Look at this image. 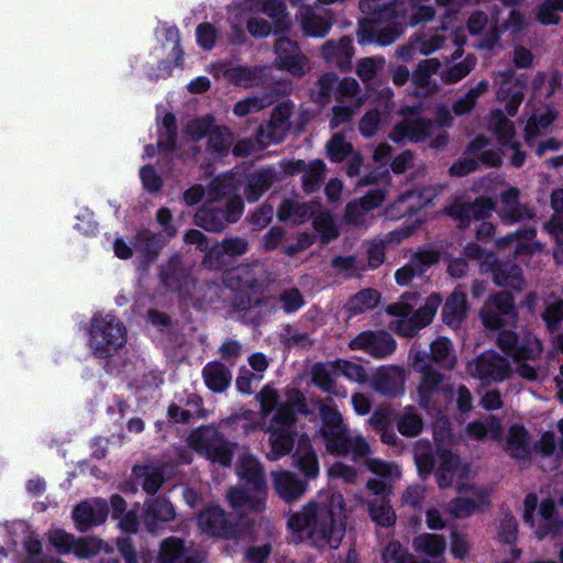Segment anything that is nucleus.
Instances as JSON below:
<instances>
[{"label":"nucleus","instance_id":"nucleus-1","mask_svg":"<svg viewBox=\"0 0 563 563\" xmlns=\"http://www.w3.org/2000/svg\"><path fill=\"white\" fill-rule=\"evenodd\" d=\"M288 527L299 533L300 539L308 538L320 549H336L345 532L343 496L335 492H321L314 503L289 518Z\"/></svg>","mask_w":563,"mask_h":563},{"label":"nucleus","instance_id":"nucleus-2","mask_svg":"<svg viewBox=\"0 0 563 563\" xmlns=\"http://www.w3.org/2000/svg\"><path fill=\"white\" fill-rule=\"evenodd\" d=\"M437 477L441 487L455 485L460 493L465 490V496L457 498L452 507L451 512L455 517H466L474 510L487 504L488 493L486 489L467 486L464 479L468 476V468L461 465L456 456L451 452L443 451L438 456Z\"/></svg>","mask_w":563,"mask_h":563},{"label":"nucleus","instance_id":"nucleus-3","mask_svg":"<svg viewBox=\"0 0 563 563\" xmlns=\"http://www.w3.org/2000/svg\"><path fill=\"white\" fill-rule=\"evenodd\" d=\"M238 475L243 488H232L229 500L234 508L260 510L266 496L265 482L257 460L241 452L239 456Z\"/></svg>","mask_w":563,"mask_h":563},{"label":"nucleus","instance_id":"nucleus-4","mask_svg":"<svg viewBox=\"0 0 563 563\" xmlns=\"http://www.w3.org/2000/svg\"><path fill=\"white\" fill-rule=\"evenodd\" d=\"M294 410L305 411L301 395L296 390H289L287 400L277 406L269 432V460H278L288 454L294 444Z\"/></svg>","mask_w":563,"mask_h":563},{"label":"nucleus","instance_id":"nucleus-5","mask_svg":"<svg viewBox=\"0 0 563 563\" xmlns=\"http://www.w3.org/2000/svg\"><path fill=\"white\" fill-rule=\"evenodd\" d=\"M322 426L319 435L324 440L328 451L338 454L352 453L355 457L369 453V446L362 437L347 435L342 424L341 413L329 404H320Z\"/></svg>","mask_w":563,"mask_h":563},{"label":"nucleus","instance_id":"nucleus-6","mask_svg":"<svg viewBox=\"0 0 563 563\" xmlns=\"http://www.w3.org/2000/svg\"><path fill=\"white\" fill-rule=\"evenodd\" d=\"M440 302L439 296L431 295L422 307L415 310L417 296H402L400 301L388 308V312L395 318L390 322V328L404 336L413 335L432 321Z\"/></svg>","mask_w":563,"mask_h":563},{"label":"nucleus","instance_id":"nucleus-7","mask_svg":"<svg viewBox=\"0 0 563 563\" xmlns=\"http://www.w3.org/2000/svg\"><path fill=\"white\" fill-rule=\"evenodd\" d=\"M367 468L379 478L369 479L367 488L377 496L369 503L368 510L373 521L383 527H388L395 521V514L385 500L389 484L400 477L397 465L378 459H367Z\"/></svg>","mask_w":563,"mask_h":563},{"label":"nucleus","instance_id":"nucleus-8","mask_svg":"<svg viewBox=\"0 0 563 563\" xmlns=\"http://www.w3.org/2000/svg\"><path fill=\"white\" fill-rule=\"evenodd\" d=\"M88 343L98 358H109L126 342V329L120 319L111 313L93 314L88 328Z\"/></svg>","mask_w":563,"mask_h":563},{"label":"nucleus","instance_id":"nucleus-9","mask_svg":"<svg viewBox=\"0 0 563 563\" xmlns=\"http://www.w3.org/2000/svg\"><path fill=\"white\" fill-rule=\"evenodd\" d=\"M498 344L501 350L512 356L519 375L526 379H537V369L529 365L528 361L536 360L541 354L540 342L528 335L518 341L517 336L509 331H504L498 336Z\"/></svg>","mask_w":563,"mask_h":563},{"label":"nucleus","instance_id":"nucleus-10","mask_svg":"<svg viewBox=\"0 0 563 563\" xmlns=\"http://www.w3.org/2000/svg\"><path fill=\"white\" fill-rule=\"evenodd\" d=\"M320 209L321 207L317 202L298 205L295 201L287 200L280 206L278 217L282 220H292L294 222H301L313 217L316 231L320 234L323 242H329L338 236L339 231L332 217Z\"/></svg>","mask_w":563,"mask_h":563},{"label":"nucleus","instance_id":"nucleus-11","mask_svg":"<svg viewBox=\"0 0 563 563\" xmlns=\"http://www.w3.org/2000/svg\"><path fill=\"white\" fill-rule=\"evenodd\" d=\"M554 511L552 499L548 498L538 504L537 497L532 494L525 498L523 519L533 529L538 539L554 537L563 530V525L556 520Z\"/></svg>","mask_w":563,"mask_h":563},{"label":"nucleus","instance_id":"nucleus-12","mask_svg":"<svg viewBox=\"0 0 563 563\" xmlns=\"http://www.w3.org/2000/svg\"><path fill=\"white\" fill-rule=\"evenodd\" d=\"M159 278L167 289L178 292L180 296H189L196 288V279L184 265L183 256L179 253L173 254L161 267Z\"/></svg>","mask_w":563,"mask_h":563},{"label":"nucleus","instance_id":"nucleus-13","mask_svg":"<svg viewBox=\"0 0 563 563\" xmlns=\"http://www.w3.org/2000/svg\"><path fill=\"white\" fill-rule=\"evenodd\" d=\"M494 85L498 87L496 98L498 101H507L506 112L514 117L525 98L527 82L516 78L512 69L497 71L493 75Z\"/></svg>","mask_w":563,"mask_h":563},{"label":"nucleus","instance_id":"nucleus-14","mask_svg":"<svg viewBox=\"0 0 563 563\" xmlns=\"http://www.w3.org/2000/svg\"><path fill=\"white\" fill-rule=\"evenodd\" d=\"M468 373L485 384L498 383L507 379L511 368L506 358L495 352H487L467 366Z\"/></svg>","mask_w":563,"mask_h":563},{"label":"nucleus","instance_id":"nucleus-15","mask_svg":"<svg viewBox=\"0 0 563 563\" xmlns=\"http://www.w3.org/2000/svg\"><path fill=\"white\" fill-rule=\"evenodd\" d=\"M481 318L484 327L490 330L512 324L516 320L512 299L507 292L495 296L484 306Z\"/></svg>","mask_w":563,"mask_h":563},{"label":"nucleus","instance_id":"nucleus-16","mask_svg":"<svg viewBox=\"0 0 563 563\" xmlns=\"http://www.w3.org/2000/svg\"><path fill=\"white\" fill-rule=\"evenodd\" d=\"M413 108L407 107L399 111L402 120L397 123L391 132L395 141L402 139L429 137L434 130V122L430 119L415 115Z\"/></svg>","mask_w":563,"mask_h":563},{"label":"nucleus","instance_id":"nucleus-17","mask_svg":"<svg viewBox=\"0 0 563 563\" xmlns=\"http://www.w3.org/2000/svg\"><path fill=\"white\" fill-rule=\"evenodd\" d=\"M156 560L159 563H203L200 552L187 548L184 539L174 536L162 540Z\"/></svg>","mask_w":563,"mask_h":563},{"label":"nucleus","instance_id":"nucleus-18","mask_svg":"<svg viewBox=\"0 0 563 563\" xmlns=\"http://www.w3.org/2000/svg\"><path fill=\"white\" fill-rule=\"evenodd\" d=\"M440 68V62L437 58H428L420 62L411 76L413 90L411 95L417 98H428L435 95L440 87L432 75Z\"/></svg>","mask_w":563,"mask_h":563},{"label":"nucleus","instance_id":"nucleus-19","mask_svg":"<svg viewBox=\"0 0 563 563\" xmlns=\"http://www.w3.org/2000/svg\"><path fill=\"white\" fill-rule=\"evenodd\" d=\"M352 350H364L375 357H384L395 349L394 339L386 332H364L350 342Z\"/></svg>","mask_w":563,"mask_h":563},{"label":"nucleus","instance_id":"nucleus-20","mask_svg":"<svg viewBox=\"0 0 563 563\" xmlns=\"http://www.w3.org/2000/svg\"><path fill=\"white\" fill-rule=\"evenodd\" d=\"M294 103L285 101L274 108L269 122L266 126L258 128V140L267 137L272 141H279L285 137V132L289 129V118L292 114Z\"/></svg>","mask_w":563,"mask_h":563},{"label":"nucleus","instance_id":"nucleus-21","mask_svg":"<svg viewBox=\"0 0 563 563\" xmlns=\"http://www.w3.org/2000/svg\"><path fill=\"white\" fill-rule=\"evenodd\" d=\"M354 48L349 36H342L339 41H328L321 46V56L328 64L342 70L351 67Z\"/></svg>","mask_w":563,"mask_h":563},{"label":"nucleus","instance_id":"nucleus-22","mask_svg":"<svg viewBox=\"0 0 563 563\" xmlns=\"http://www.w3.org/2000/svg\"><path fill=\"white\" fill-rule=\"evenodd\" d=\"M109 514V507L106 501L99 503L92 507L88 501H81L73 510V519L76 528L80 532H86L92 527L102 525Z\"/></svg>","mask_w":563,"mask_h":563},{"label":"nucleus","instance_id":"nucleus-23","mask_svg":"<svg viewBox=\"0 0 563 563\" xmlns=\"http://www.w3.org/2000/svg\"><path fill=\"white\" fill-rule=\"evenodd\" d=\"M358 5L366 15V24H380L398 16V0H361Z\"/></svg>","mask_w":563,"mask_h":563},{"label":"nucleus","instance_id":"nucleus-24","mask_svg":"<svg viewBox=\"0 0 563 563\" xmlns=\"http://www.w3.org/2000/svg\"><path fill=\"white\" fill-rule=\"evenodd\" d=\"M386 26L377 27L378 24H366L360 32V42H376L379 45H389L398 38L402 32L404 26L395 19L386 22Z\"/></svg>","mask_w":563,"mask_h":563},{"label":"nucleus","instance_id":"nucleus-25","mask_svg":"<svg viewBox=\"0 0 563 563\" xmlns=\"http://www.w3.org/2000/svg\"><path fill=\"white\" fill-rule=\"evenodd\" d=\"M267 69L266 66L255 67H234L225 68L223 66L214 67L213 75L217 77L223 76L227 80L243 87H251L256 85L263 73Z\"/></svg>","mask_w":563,"mask_h":563},{"label":"nucleus","instance_id":"nucleus-26","mask_svg":"<svg viewBox=\"0 0 563 563\" xmlns=\"http://www.w3.org/2000/svg\"><path fill=\"white\" fill-rule=\"evenodd\" d=\"M144 517L148 527L158 522H170L176 517V511L170 500L165 496L147 499L144 504Z\"/></svg>","mask_w":563,"mask_h":563},{"label":"nucleus","instance_id":"nucleus-27","mask_svg":"<svg viewBox=\"0 0 563 563\" xmlns=\"http://www.w3.org/2000/svg\"><path fill=\"white\" fill-rule=\"evenodd\" d=\"M413 548L423 558L424 563H443L444 561L445 541L439 536L421 534L415 539Z\"/></svg>","mask_w":563,"mask_h":563},{"label":"nucleus","instance_id":"nucleus-28","mask_svg":"<svg viewBox=\"0 0 563 563\" xmlns=\"http://www.w3.org/2000/svg\"><path fill=\"white\" fill-rule=\"evenodd\" d=\"M133 247L144 265L154 263L162 249L159 236L148 230L139 231L133 239Z\"/></svg>","mask_w":563,"mask_h":563},{"label":"nucleus","instance_id":"nucleus-29","mask_svg":"<svg viewBox=\"0 0 563 563\" xmlns=\"http://www.w3.org/2000/svg\"><path fill=\"white\" fill-rule=\"evenodd\" d=\"M273 481L277 495L285 501L298 499L306 490L305 483L296 478L289 471L274 473Z\"/></svg>","mask_w":563,"mask_h":563},{"label":"nucleus","instance_id":"nucleus-30","mask_svg":"<svg viewBox=\"0 0 563 563\" xmlns=\"http://www.w3.org/2000/svg\"><path fill=\"white\" fill-rule=\"evenodd\" d=\"M339 76L333 71L323 73L310 89V99L321 107L328 106L336 96Z\"/></svg>","mask_w":563,"mask_h":563},{"label":"nucleus","instance_id":"nucleus-31","mask_svg":"<svg viewBox=\"0 0 563 563\" xmlns=\"http://www.w3.org/2000/svg\"><path fill=\"white\" fill-rule=\"evenodd\" d=\"M132 476L140 483L142 489L150 496H154L165 483V475L161 467L150 465H134Z\"/></svg>","mask_w":563,"mask_h":563},{"label":"nucleus","instance_id":"nucleus-32","mask_svg":"<svg viewBox=\"0 0 563 563\" xmlns=\"http://www.w3.org/2000/svg\"><path fill=\"white\" fill-rule=\"evenodd\" d=\"M302 32L308 36L323 37L332 26L330 16L321 15L311 9L305 10L299 16Z\"/></svg>","mask_w":563,"mask_h":563},{"label":"nucleus","instance_id":"nucleus-33","mask_svg":"<svg viewBox=\"0 0 563 563\" xmlns=\"http://www.w3.org/2000/svg\"><path fill=\"white\" fill-rule=\"evenodd\" d=\"M294 457L297 467L305 474L307 478H313L318 475L319 463L308 439H299Z\"/></svg>","mask_w":563,"mask_h":563},{"label":"nucleus","instance_id":"nucleus-34","mask_svg":"<svg viewBox=\"0 0 563 563\" xmlns=\"http://www.w3.org/2000/svg\"><path fill=\"white\" fill-rule=\"evenodd\" d=\"M255 12L267 14L274 22V33H287L291 29V20L283 0H273L267 5L256 7Z\"/></svg>","mask_w":563,"mask_h":563},{"label":"nucleus","instance_id":"nucleus-35","mask_svg":"<svg viewBox=\"0 0 563 563\" xmlns=\"http://www.w3.org/2000/svg\"><path fill=\"white\" fill-rule=\"evenodd\" d=\"M249 363L255 373L249 374L246 371H243L236 379L238 389L245 394L251 393L253 383H258L263 378L262 373L268 365L266 357L261 353L252 354Z\"/></svg>","mask_w":563,"mask_h":563},{"label":"nucleus","instance_id":"nucleus-36","mask_svg":"<svg viewBox=\"0 0 563 563\" xmlns=\"http://www.w3.org/2000/svg\"><path fill=\"white\" fill-rule=\"evenodd\" d=\"M519 191L516 188H509L503 195L497 203V211L505 222H514L520 220L527 213L518 205Z\"/></svg>","mask_w":563,"mask_h":563},{"label":"nucleus","instance_id":"nucleus-37","mask_svg":"<svg viewBox=\"0 0 563 563\" xmlns=\"http://www.w3.org/2000/svg\"><path fill=\"white\" fill-rule=\"evenodd\" d=\"M488 81L482 80L475 87L470 88L463 96L452 104V111L456 117L471 113L477 100L488 90Z\"/></svg>","mask_w":563,"mask_h":563},{"label":"nucleus","instance_id":"nucleus-38","mask_svg":"<svg viewBox=\"0 0 563 563\" xmlns=\"http://www.w3.org/2000/svg\"><path fill=\"white\" fill-rule=\"evenodd\" d=\"M466 310L465 294L455 291L445 302L443 308V320L448 325L455 328L460 325L465 318Z\"/></svg>","mask_w":563,"mask_h":563},{"label":"nucleus","instance_id":"nucleus-39","mask_svg":"<svg viewBox=\"0 0 563 563\" xmlns=\"http://www.w3.org/2000/svg\"><path fill=\"white\" fill-rule=\"evenodd\" d=\"M498 246L510 247L517 255L533 253L539 249L534 242V231L525 230L516 235H509L498 241Z\"/></svg>","mask_w":563,"mask_h":563},{"label":"nucleus","instance_id":"nucleus-40","mask_svg":"<svg viewBox=\"0 0 563 563\" xmlns=\"http://www.w3.org/2000/svg\"><path fill=\"white\" fill-rule=\"evenodd\" d=\"M488 129L499 141H511L516 134L514 122L500 109L490 112Z\"/></svg>","mask_w":563,"mask_h":563},{"label":"nucleus","instance_id":"nucleus-41","mask_svg":"<svg viewBox=\"0 0 563 563\" xmlns=\"http://www.w3.org/2000/svg\"><path fill=\"white\" fill-rule=\"evenodd\" d=\"M383 201L380 192L369 194L364 197L360 203H350L346 208V219L355 224L364 222L365 212L378 207Z\"/></svg>","mask_w":563,"mask_h":563},{"label":"nucleus","instance_id":"nucleus-42","mask_svg":"<svg viewBox=\"0 0 563 563\" xmlns=\"http://www.w3.org/2000/svg\"><path fill=\"white\" fill-rule=\"evenodd\" d=\"M211 424L201 426L191 431L187 439L188 446L211 461Z\"/></svg>","mask_w":563,"mask_h":563},{"label":"nucleus","instance_id":"nucleus-43","mask_svg":"<svg viewBox=\"0 0 563 563\" xmlns=\"http://www.w3.org/2000/svg\"><path fill=\"white\" fill-rule=\"evenodd\" d=\"M466 433L475 440L490 437L492 439H499L501 434V427L495 417H489L485 421H474L467 424Z\"/></svg>","mask_w":563,"mask_h":563},{"label":"nucleus","instance_id":"nucleus-44","mask_svg":"<svg viewBox=\"0 0 563 563\" xmlns=\"http://www.w3.org/2000/svg\"><path fill=\"white\" fill-rule=\"evenodd\" d=\"M506 450L515 457H525L529 453L527 432L522 427L512 426L509 430Z\"/></svg>","mask_w":563,"mask_h":563},{"label":"nucleus","instance_id":"nucleus-45","mask_svg":"<svg viewBox=\"0 0 563 563\" xmlns=\"http://www.w3.org/2000/svg\"><path fill=\"white\" fill-rule=\"evenodd\" d=\"M555 117V113L550 109H547L544 112L532 114L527 121L525 137L530 140L541 135L542 131L551 125Z\"/></svg>","mask_w":563,"mask_h":563},{"label":"nucleus","instance_id":"nucleus-46","mask_svg":"<svg viewBox=\"0 0 563 563\" xmlns=\"http://www.w3.org/2000/svg\"><path fill=\"white\" fill-rule=\"evenodd\" d=\"M437 261H438V254L435 252L428 251V252L419 253L415 257V260L412 261V263L410 265H407L396 272L395 277H396L397 283L399 285L408 284L409 280L415 275L416 266H418L419 264L429 265V264L435 263Z\"/></svg>","mask_w":563,"mask_h":563},{"label":"nucleus","instance_id":"nucleus-47","mask_svg":"<svg viewBox=\"0 0 563 563\" xmlns=\"http://www.w3.org/2000/svg\"><path fill=\"white\" fill-rule=\"evenodd\" d=\"M494 207L489 200H477L471 206H454L451 213L460 218L485 219L490 216Z\"/></svg>","mask_w":563,"mask_h":563},{"label":"nucleus","instance_id":"nucleus-48","mask_svg":"<svg viewBox=\"0 0 563 563\" xmlns=\"http://www.w3.org/2000/svg\"><path fill=\"white\" fill-rule=\"evenodd\" d=\"M339 377L335 371V364H318L312 369V380L324 391H332L334 382Z\"/></svg>","mask_w":563,"mask_h":563},{"label":"nucleus","instance_id":"nucleus-49","mask_svg":"<svg viewBox=\"0 0 563 563\" xmlns=\"http://www.w3.org/2000/svg\"><path fill=\"white\" fill-rule=\"evenodd\" d=\"M402 383V373L399 368H380L376 387L384 394L394 393Z\"/></svg>","mask_w":563,"mask_h":563},{"label":"nucleus","instance_id":"nucleus-50","mask_svg":"<svg viewBox=\"0 0 563 563\" xmlns=\"http://www.w3.org/2000/svg\"><path fill=\"white\" fill-rule=\"evenodd\" d=\"M476 59L473 56H466V58L441 74V79L445 84H455L465 78L472 69L475 67Z\"/></svg>","mask_w":563,"mask_h":563},{"label":"nucleus","instance_id":"nucleus-51","mask_svg":"<svg viewBox=\"0 0 563 563\" xmlns=\"http://www.w3.org/2000/svg\"><path fill=\"white\" fill-rule=\"evenodd\" d=\"M184 241L187 244L196 245L199 251L205 253L202 265L205 268L211 269V247H209L207 236L197 229H190L185 233Z\"/></svg>","mask_w":563,"mask_h":563},{"label":"nucleus","instance_id":"nucleus-52","mask_svg":"<svg viewBox=\"0 0 563 563\" xmlns=\"http://www.w3.org/2000/svg\"><path fill=\"white\" fill-rule=\"evenodd\" d=\"M493 274L496 284L499 286H509L516 289H519L521 286L520 271L515 266L497 265L493 269Z\"/></svg>","mask_w":563,"mask_h":563},{"label":"nucleus","instance_id":"nucleus-53","mask_svg":"<svg viewBox=\"0 0 563 563\" xmlns=\"http://www.w3.org/2000/svg\"><path fill=\"white\" fill-rule=\"evenodd\" d=\"M384 65V57H365L357 62L356 74L364 82H366L375 78Z\"/></svg>","mask_w":563,"mask_h":563},{"label":"nucleus","instance_id":"nucleus-54","mask_svg":"<svg viewBox=\"0 0 563 563\" xmlns=\"http://www.w3.org/2000/svg\"><path fill=\"white\" fill-rule=\"evenodd\" d=\"M382 112L378 109L367 111L358 122V129L361 134L366 137L375 136L376 132L383 124Z\"/></svg>","mask_w":563,"mask_h":563},{"label":"nucleus","instance_id":"nucleus-55","mask_svg":"<svg viewBox=\"0 0 563 563\" xmlns=\"http://www.w3.org/2000/svg\"><path fill=\"white\" fill-rule=\"evenodd\" d=\"M278 66L295 77H303L310 70L309 59L301 51L278 64Z\"/></svg>","mask_w":563,"mask_h":563},{"label":"nucleus","instance_id":"nucleus-56","mask_svg":"<svg viewBox=\"0 0 563 563\" xmlns=\"http://www.w3.org/2000/svg\"><path fill=\"white\" fill-rule=\"evenodd\" d=\"M379 299L376 290L365 289L350 300V309L356 313L374 308Z\"/></svg>","mask_w":563,"mask_h":563},{"label":"nucleus","instance_id":"nucleus-57","mask_svg":"<svg viewBox=\"0 0 563 563\" xmlns=\"http://www.w3.org/2000/svg\"><path fill=\"white\" fill-rule=\"evenodd\" d=\"M102 540L97 538L75 539L73 552L80 559H88L101 551Z\"/></svg>","mask_w":563,"mask_h":563},{"label":"nucleus","instance_id":"nucleus-58","mask_svg":"<svg viewBox=\"0 0 563 563\" xmlns=\"http://www.w3.org/2000/svg\"><path fill=\"white\" fill-rule=\"evenodd\" d=\"M363 102V98H358L354 107H346L341 104L334 106L332 108V118L330 120L331 129H336L341 124L350 123L356 110L361 108Z\"/></svg>","mask_w":563,"mask_h":563},{"label":"nucleus","instance_id":"nucleus-59","mask_svg":"<svg viewBox=\"0 0 563 563\" xmlns=\"http://www.w3.org/2000/svg\"><path fill=\"white\" fill-rule=\"evenodd\" d=\"M361 93V86L355 78L345 77L343 79L339 78V86L336 89L335 100L339 102H343L350 99L358 100Z\"/></svg>","mask_w":563,"mask_h":563},{"label":"nucleus","instance_id":"nucleus-60","mask_svg":"<svg viewBox=\"0 0 563 563\" xmlns=\"http://www.w3.org/2000/svg\"><path fill=\"white\" fill-rule=\"evenodd\" d=\"M140 178L143 188L150 194H156L163 187V180L152 165H144L140 169Z\"/></svg>","mask_w":563,"mask_h":563},{"label":"nucleus","instance_id":"nucleus-61","mask_svg":"<svg viewBox=\"0 0 563 563\" xmlns=\"http://www.w3.org/2000/svg\"><path fill=\"white\" fill-rule=\"evenodd\" d=\"M422 427L421 419L413 412L411 408L404 411L398 421V430L405 435H416Z\"/></svg>","mask_w":563,"mask_h":563},{"label":"nucleus","instance_id":"nucleus-62","mask_svg":"<svg viewBox=\"0 0 563 563\" xmlns=\"http://www.w3.org/2000/svg\"><path fill=\"white\" fill-rule=\"evenodd\" d=\"M75 537L62 529H57L49 534V542L58 554H69L73 552Z\"/></svg>","mask_w":563,"mask_h":563},{"label":"nucleus","instance_id":"nucleus-63","mask_svg":"<svg viewBox=\"0 0 563 563\" xmlns=\"http://www.w3.org/2000/svg\"><path fill=\"white\" fill-rule=\"evenodd\" d=\"M334 364L339 376L343 375L347 379L356 383H361L365 379V372L361 365L345 360H339L334 362Z\"/></svg>","mask_w":563,"mask_h":563},{"label":"nucleus","instance_id":"nucleus-64","mask_svg":"<svg viewBox=\"0 0 563 563\" xmlns=\"http://www.w3.org/2000/svg\"><path fill=\"white\" fill-rule=\"evenodd\" d=\"M271 101L265 100L261 97H247L234 106V113L239 117H245L250 113L258 112L265 107H267Z\"/></svg>","mask_w":563,"mask_h":563}]
</instances>
